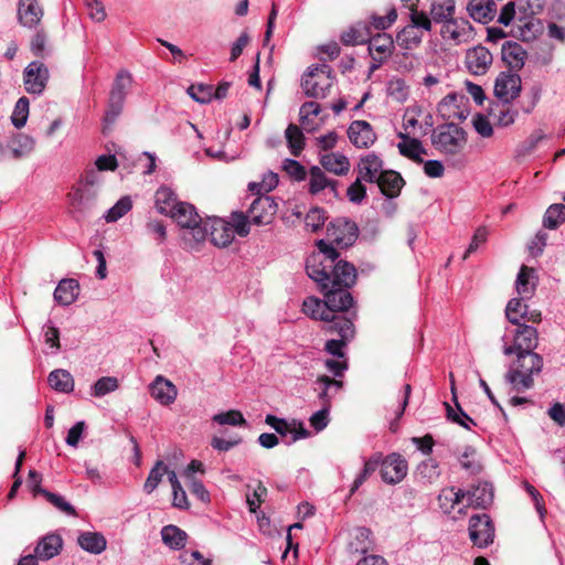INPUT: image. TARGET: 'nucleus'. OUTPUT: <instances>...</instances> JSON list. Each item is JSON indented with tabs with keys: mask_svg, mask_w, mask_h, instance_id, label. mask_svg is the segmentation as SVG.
Masks as SVG:
<instances>
[{
	"mask_svg": "<svg viewBox=\"0 0 565 565\" xmlns=\"http://www.w3.org/2000/svg\"><path fill=\"white\" fill-rule=\"evenodd\" d=\"M317 247L318 252L307 258L306 270L318 284L323 299L307 298L302 310L312 319L328 324L335 319L347 318L340 313L348 312L353 305L350 288L356 281L358 271L353 264L340 258L339 252L323 241H318Z\"/></svg>",
	"mask_w": 565,
	"mask_h": 565,
	"instance_id": "f257e3e1",
	"label": "nucleus"
},
{
	"mask_svg": "<svg viewBox=\"0 0 565 565\" xmlns=\"http://www.w3.org/2000/svg\"><path fill=\"white\" fill-rule=\"evenodd\" d=\"M515 358L509 365L504 380L512 391L523 393L534 387V379L539 376L544 366L543 356L539 353H514Z\"/></svg>",
	"mask_w": 565,
	"mask_h": 565,
	"instance_id": "f03ea898",
	"label": "nucleus"
},
{
	"mask_svg": "<svg viewBox=\"0 0 565 565\" xmlns=\"http://www.w3.org/2000/svg\"><path fill=\"white\" fill-rule=\"evenodd\" d=\"M170 217L185 230L182 239L189 247L192 248L206 239L207 223L202 221L192 204L186 202L179 203L174 206V211L171 213Z\"/></svg>",
	"mask_w": 565,
	"mask_h": 565,
	"instance_id": "7ed1b4c3",
	"label": "nucleus"
},
{
	"mask_svg": "<svg viewBox=\"0 0 565 565\" xmlns=\"http://www.w3.org/2000/svg\"><path fill=\"white\" fill-rule=\"evenodd\" d=\"M335 76L332 67L326 63L308 67L301 78V87L307 97L326 98L333 86Z\"/></svg>",
	"mask_w": 565,
	"mask_h": 565,
	"instance_id": "20e7f679",
	"label": "nucleus"
},
{
	"mask_svg": "<svg viewBox=\"0 0 565 565\" xmlns=\"http://www.w3.org/2000/svg\"><path fill=\"white\" fill-rule=\"evenodd\" d=\"M431 143L445 154H457L467 143L466 131L452 122L440 125L431 135Z\"/></svg>",
	"mask_w": 565,
	"mask_h": 565,
	"instance_id": "39448f33",
	"label": "nucleus"
},
{
	"mask_svg": "<svg viewBox=\"0 0 565 565\" xmlns=\"http://www.w3.org/2000/svg\"><path fill=\"white\" fill-rule=\"evenodd\" d=\"M131 84L132 76L128 71L121 70L117 73L109 93L108 108L104 117L107 126L113 125L121 114Z\"/></svg>",
	"mask_w": 565,
	"mask_h": 565,
	"instance_id": "423d86ee",
	"label": "nucleus"
},
{
	"mask_svg": "<svg viewBox=\"0 0 565 565\" xmlns=\"http://www.w3.org/2000/svg\"><path fill=\"white\" fill-rule=\"evenodd\" d=\"M327 333L338 334L340 339H331L326 342L324 350L339 359H344L343 348L354 337V324L350 318L335 319L323 326Z\"/></svg>",
	"mask_w": 565,
	"mask_h": 565,
	"instance_id": "0eeeda50",
	"label": "nucleus"
},
{
	"mask_svg": "<svg viewBox=\"0 0 565 565\" xmlns=\"http://www.w3.org/2000/svg\"><path fill=\"white\" fill-rule=\"evenodd\" d=\"M359 235V227L355 222L345 218V217H339L329 223L327 227V237L330 241L329 246L340 248H347L352 246ZM326 244L327 242L322 239Z\"/></svg>",
	"mask_w": 565,
	"mask_h": 565,
	"instance_id": "6e6552de",
	"label": "nucleus"
},
{
	"mask_svg": "<svg viewBox=\"0 0 565 565\" xmlns=\"http://www.w3.org/2000/svg\"><path fill=\"white\" fill-rule=\"evenodd\" d=\"M516 329L513 333V344L503 347V353L505 355H512L514 353H535L534 350L539 345V332L536 328L529 326L524 322L515 324Z\"/></svg>",
	"mask_w": 565,
	"mask_h": 565,
	"instance_id": "1a4fd4ad",
	"label": "nucleus"
},
{
	"mask_svg": "<svg viewBox=\"0 0 565 565\" xmlns=\"http://www.w3.org/2000/svg\"><path fill=\"white\" fill-rule=\"evenodd\" d=\"M469 537L478 547H487L493 543L494 526L488 514H476L470 518Z\"/></svg>",
	"mask_w": 565,
	"mask_h": 565,
	"instance_id": "9d476101",
	"label": "nucleus"
},
{
	"mask_svg": "<svg viewBox=\"0 0 565 565\" xmlns=\"http://www.w3.org/2000/svg\"><path fill=\"white\" fill-rule=\"evenodd\" d=\"M522 90V81L519 74L511 72H501L494 82V95L504 104H511L520 96Z\"/></svg>",
	"mask_w": 565,
	"mask_h": 565,
	"instance_id": "9b49d317",
	"label": "nucleus"
},
{
	"mask_svg": "<svg viewBox=\"0 0 565 565\" xmlns=\"http://www.w3.org/2000/svg\"><path fill=\"white\" fill-rule=\"evenodd\" d=\"M49 78V68L39 61L31 62L23 71V84L29 94L41 95Z\"/></svg>",
	"mask_w": 565,
	"mask_h": 565,
	"instance_id": "f8f14e48",
	"label": "nucleus"
},
{
	"mask_svg": "<svg viewBox=\"0 0 565 565\" xmlns=\"http://www.w3.org/2000/svg\"><path fill=\"white\" fill-rule=\"evenodd\" d=\"M277 209L278 205L271 196L260 195L253 201L248 209L249 221L257 226L270 224Z\"/></svg>",
	"mask_w": 565,
	"mask_h": 565,
	"instance_id": "ddd939ff",
	"label": "nucleus"
},
{
	"mask_svg": "<svg viewBox=\"0 0 565 565\" xmlns=\"http://www.w3.org/2000/svg\"><path fill=\"white\" fill-rule=\"evenodd\" d=\"M472 26L468 20L452 19L447 21L440 29V35L446 41H451L454 44L458 45L465 42H468L471 38Z\"/></svg>",
	"mask_w": 565,
	"mask_h": 565,
	"instance_id": "4468645a",
	"label": "nucleus"
},
{
	"mask_svg": "<svg viewBox=\"0 0 565 565\" xmlns=\"http://www.w3.org/2000/svg\"><path fill=\"white\" fill-rule=\"evenodd\" d=\"M407 473V462L398 454L387 456L381 466V476L386 483H398Z\"/></svg>",
	"mask_w": 565,
	"mask_h": 565,
	"instance_id": "2eb2a0df",
	"label": "nucleus"
},
{
	"mask_svg": "<svg viewBox=\"0 0 565 565\" xmlns=\"http://www.w3.org/2000/svg\"><path fill=\"white\" fill-rule=\"evenodd\" d=\"M367 43L370 55L376 62V64L372 66V70H376L392 55L394 41L387 33H377L372 38L370 36Z\"/></svg>",
	"mask_w": 565,
	"mask_h": 565,
	"instance_id": "dca6fc26",
	"label": "nucleus"
},
{
	"mask_svg": "<svg viewBox=\"0 0 565 565\" xmlns=\"http://www.w3.org/2000/svg\"><path fill=\"white\" fill-rule=\"evenodd\" d=\"M492 54L482 45L475 46L467 51L465 63L468 71L473 75H483L492 64Z\"/></svg>",
	"mask_w": 565,
	"mask_h": 565,
	"instance_id": "f3484780",
	"label": "nucleus"
},
{
	"mask_svg": "<svg viewBox=\"0 0 565 565\" xmlns=\"http://www.w3.org/2000/svg\"><path fill=\"white\" fill-rule=\"evenodd\" d=\"M149 393L152 398L163 406L174 403L178 396L177 386L162 375H157L150 383Z\"/></svg>",
	"mask_w": 565,
	"mask_h": 565,
	"instance_id": "a211bd4d",
	"label": "nucleus"
},
{
	"mask_svg": "<svg viewBox=\"0 0 565 565\" xmlns=\"http://www.w3.org/2000/svg\"><path fill=\"white\" fill-rule=\"evenodd\" d=\"M348 137L356 148H369L376 140L372 126L365 120L351 122L348 128Z\"/></svg>",
	"mask_w": 565,
	"mask_h": 565,
	"instance_id": "6ab92c4d",
	"label": "nucleus"
},
{
	"mask_svg": "<svg viewBox=\"0 0 565 565\" xmlns=\"http://www.w3.org/2000/svg\"><path fill=\"white\" fill-rule=\"evenodd\" d=\"M359 178L370 183H376L383 170V161L375 153H367L358 163Z\"/></svg>",
	"mask_w": 565,
	"mask_h": 565,
	"instance_id": "aec40b11",
	"label": "nucleus"
},
{
	"mask_svg": "<svg viewBox=\"0 0 565 565\" xmlns=\"http://www.w3.org/2000/svg\"><path fill=\"white\" fill-rule=\"evenodd\" d=\"M97 188L86 186L81 183L72 188L67 194L70 204L77 211H85L93 206L97 199Z\"/></svg>",
	"mask_w": 565,
	"mask_h": 565,
	"instance_id": "412c9836",
	"label": "nucleus"
},
{
	"mask_svg": "<svg viewBox=\"0 0 565 565\" xmlns=\"http://www.w3.org/2000/svg\"><path fill=\"white\" fill-rule=\"evenodd\" d=\"M207 223V235H210L211 242L218 247L228 246L234 239V231L231 223H227L221 218L211 220Z\"/></svg>",
	"mask_w": 565,
	"mask_h": 565,
	"instance_id": "4be33fe9",
	"label": "nucleus"
},
{
	"mask_svg": "<svg viewBox=\"0 0 565 565\" xmlns=\"http://www.w3.org/2000/svg\"><path fill=\"white\" fill-rule=\"evenodd\" d=\"M543 32V24L540 19L534 15L523 13L518 20L516 30H514V36L522 41L530 42L539 34Z\"/></svg>",
	"mask_w": 565,
	"mask_h": 565,
	"instance_id": "5701e85b",
	"label": "nucleus"
},
{
	"mask_svg": "<svg viewBox=\"0 0 565 565\" xmlns=\"http://www.w3.org/2000/svg\"><path fill=\"white\" fill-rule=\"evenodd\" d=\"M315 384V391L318 393V398L322 402V406L328 407H330L333 396L343 387L342 381L331 379L328 375L318 376Z\"/></svg>",
	"mask_w": 565,
	"mask_h": 565,
	"instance_id": "b1692460",
	"label": "nucleus"
},
{
	"mask_svg": "<svg viewBox=\"0 0 565 565\" xmlns=\"http://www.w3.org/2000/svg\"><path fill=\"white\" fill-rule=\"evenodd\" d=\"M502 58L510 68L514 71H520L527 58V52L524 47L514 41H508L502 45Z\"/></svg>",
	"mask_w": 565,
	"mask_h": 565,
	"instance_id": "393cba45",
	"label": "nucleus"
},
{
	"mask_svg": "<svg viewBox=\"0 0 565 565\" xmlns=\"http://www.w3.org/2000/svg\"><path fill=\"white\" fill-rule=\"evenodd\" d=\"M43 11L36 0H20L18 8V18L22 25L34 28L39 24Z\"/></svg>",
	"mask_w": 565,
	"mask_h": 565,
	"instance_id": "a878e982",
	"label": "nucleus"
},
{
	"mask_svg": "<svg viewBox=\"0 0 565 565\" xmlns=\"http://www.w3.org/2000/svg\"><path fill=\"white\" fill-rule=\"evenodd\" d=\"M465 493L469 507L486 509L493 501V488L488 482L479 483Z\"/></svg>",
	"mask_w": 565,
	"mask_h": 565,
	"instance_id": "bb28decb",
	"label": "nucleus"
},
{
	"mask_svg": "<svg viewBox=\"0 0 565 565\" xmlns=\"http://www.w3.org/2000/svg\"><path fill=\"white\" fill-rule=\"evenodd\" d=\"M467 11L475 21L488 23L495 15L497 4L493 0H470Z\"/></svg>",
	"mask_w": 565,
	"mask_h": 565,
	"instance_id": "cd10ccee",
	"label": "nucleus"
},
{
	"mask_svg": "<svg viewBox=\"0 0 565 565\" xmlns=\"http://www.w3.org/2000/svg\"><path fill=\"white\" fill-rule=\"evenodd\" d=\"M537 284L535 269L522 265L516 277L515 288L522 299H529L534 294Z\"/></svg>",
	"mask_w": 565,
	"mask_h": 565,
	"instance_id": "c85d7f7f",
	"label": "nucleus"
},
{
	"mask_svg": "<svg viewBox=\"0 0 565 565\" xmlns=\"http://www.w3.org/2000/svg\"><path fill=\"white\" fill-rule=\"evenodd\" d=\"M397 136L403 140L397 145L399 153L417 163H423L424 161L420 156L426 154L427 152L420 140L416 138H409L404 132H398Z\"/></svg>",
	"mask_w": 565,
	"mask_h": 565,
	"instance_id": "c756f323",
	"label": "nucleus"
},
{
	"mask_svg": "<svg viewBox=\"0 0 565 565\" xmlns=\"http://www.w3.org/2000/svg\"><path fill=\"white\" fill-rule=\"evenodd\" d=\"M376 183L385 196L395 198L399 194L404 180L396 171L384 170Z\"/></svg>",
	"mask_w": 565,
	"mask_h": 565,
	"instance_id": "7c9ffc66",
	"label": "nucleus"
},
{
	"mask_svg": "<svg viewBox=\"0 0 565 565\" xmlns=\"http://www.w3.org/2000/svg\"><path fill=\"white\" fill-rule=\"evenodd\" d=\"M79 285L77 280L62 279L54 290V300L61 306L72 305L78 296Z\"/></svg>",
	"mask_w": 565,
	"mask_h": 565,
	"instance_id": "2f4dec72",
	"label": "nucleus"
},
{
	"mask_svg": "<svg viewBox=\"0 0 565 565\" xmlns=\"http://www.w3.org/2000/svg\"><path fill=\"white\" fill-rule=\"evenodd\" d=\"M338 181L330 180L321 168L315 166L309 171V192L311 194H318L324 189H330L331 192L337 195Z\"/></svg>",
	"mask_w": 565,
	"mask_h": 565,
	"instance_id": "473e14b6",
	"label": "nucleus"
},
{
	"mask_svg": "<svg viewBox=\"0 0 565 565\" xmlns=\"http://www.w3.org/2000/svg\"><path fill=\"white\" fill-rule=\"evenodd\" d=\"M320 164L335 175H345L350 170L349 159L339 152H331L321 156Z\"/></svg>",
	"mask_w": 565,
	"mask_h": 565,
	"instance_id": "72a5a7b5",
	"label": "nucleus"
},
{
	"mask_svg": "<svg viewBox=\"0 0 565 565\" xmlns=\"http://www.w3.org/2000/svg\"><path fill=\"white\" fill-rule=\"evenodd\" d=\"M156 207L160 214L171 215L180 202L177 200L174 192L168 186H160L154 195Z\"/></svg>",
	"mask_w": 565,
	"mask_h": 565,
	"instance_id": "f704fd0d",
	"label": "nucleus"
},
{
	"mask_svg": "<svg viewBox=\"0 0 565 565\" xmlns=\"http://www.w3.org/2000/svg\"><path fill=\"white\" fill-rule=\"evenodd\" d=\"M371 36V28L366 23H356L341 34L344 45H360L366 43Z\"/></svg>",
	"mask_w": 565,
	"mask_h": 565,
	"instance_id": "c9c22d12",
	"label": "nucleus"
},
{
	"mask_svg": "<svg viewBox=\"0 0 565 565\" xmlns=\"http://www.w3.org/2000/svg\"><path fill=\"white\" fill-rule=\"evenodd\" d=\"M373 546L371 531L366 527H356L351 532L348 548L351 553H366Z\"/></svg>",
	"mask_w": 565,
	"mask_h": 565,
	"instance_id": "e433bc0d",
	"label": "nucleus"
},
{
	"mask_svg": "<svg viewBox=\"0 0 565 565\" xmlns=\"http://www.w3.org/2000/svg\"><path fill=\"white\" fill-rule=\"evenodd\" d=\"M455 0H438L431 3L430 15L431 21L443 23V25L455 19Z\"/></svg>",
	"mask_w": 565,
	"mask_h": 565,
	"instance_id": "4c0bfd02",
	"label": "nucleus"
},
{
	"mask_svg": "<svg viewBox=\"0 0 565 565\" xmlns=\"http://www.w3.org/2000/svg\"><path fill=\"white\" fill-rule=\"evenodd\" d=\"M62 548V539L58 535H46L35 547V555L41 559H50L57 555Z\"/></svg>",
	"mask_w": 565,
	"mask_h": 565,
	"instance_id": "58836bf2",
	"label": "nucleus"
},
{
	"mask_svg": "<svg viewBox=\"0 0 565 565\" xmlns=\"http://www.w3.org/2000/svg\"><path fill=\"white\" fill-rule=\"evenodd\" d=\"M162 542L172 550L185 546L188 534L177 525H166L161 530Z\"/></svg>",
	"mask_w": 565,
	"mask_h": 565,
	"instance_id": "ea45409f",
	"label": "nucleus"
},
{
	"mask_svg": "<svg viewBox=\"0 0 565 565\" xmlns=\"http://www.w3.org/2000/svg\"><path fill=\"white\" fill-rule=\"evenodd\" d=\"M78 545L92 554H100L106 548V539L97 532H84L77 539Z\"/></svg>",
	"mask_w": 565,
	"mask_h": 565,
	"instance_id": "a19ab883",
	"label": "nucleus"
},
{
	"mask_svg": "<svg viewBox=\"0 0 565 565\" xmlns=\"http://www.w3.org/2000/svg\"><path fill=\"white\" fill-rule=\"evenodd\" d=\"M49 385L58 392L71 393L74 390V379L66 370L52 371L47 377Z\"/></svg>",
	"mask_w": 565,
	"mask_h": 565,
	"instance_id": "79ce46f5",
	"label": "nucleus"
},
{
	"mask_svg": "<svg viewBox=\"0 0 565 565\" xmlns=\"http://www.w3.org/2000/svg\"><path fill=\"white\" fill-rule=\"evenodd\" d=\"M466 498V493L463 490L458 489L455 490V488H446L441 490L440 494L438 495V504L439 508L445 513H450L456 505L460 504L462 500Z\"/></svg>",
	"mask_w": 565,
	"mask_h": 565,
	"instance_id": "37998d69",
	"label": "nucleus"
},
{
	"mask_svg": "<svg viewBox=\"0 0 565 565\" xmlns=\"http://www.w3.org/2000/svg\"><path fill=\"white\" fill-rule=\"evenodd\" d=\"M423 40V31L417 30L409 24L402 29L396 35V43L405 50H413L417 47Z\"/></svg>",
	"mask_w": 565,
	"mask_h": 565,
	"instance_id": "c03bdc74",
	"label": "nucleus"
},
{
	"mask_svg": "<svg viewBox=\"0 0 565 565\" xmlns=\"http://www.w3.org/2000/svg\"><path fill=\"white\" fill-rule=\"evenodd\" d=\"M491 115L495 119V122L500 127H509L515 121L518 110L511 107V104H495L491 108Z\"/></svg>",
	"mask_w": 565,
	"mask_h": 565,
	"instance_id": "a18cd8bd",
	"label": "nucleus"
},
{
	"mask_svg": "<svg viewBox=\"0 0 565 565\" xmlns=\"http://www.w3.org/2000/svg\"><path fill=\"white\" fill-rule=\"evenodd\" d=\"M285 137L291 154L298 157L305 148V136L301 129L295 124H289Z\"/></svg>",
	"mask_w": 565,
	"mask_h": 565,
	"instance_id": "49530a36",
	"label": "nucleus"
},
{
	"mask_svg": "<svg viewBox=\"0 0 565 565\" xmlns=\"http://www.w3.org/2000/svg\"><path fill=\"white\" fill-rule=\"evenodd\" d=\"M10 149L14 159H21L33 151L34 140L28 135L20 134L12 140Z\"/></svg>",
	"mask_w": 565,
	"mask_h": 565,
	"instance_id": "de8ad7c7",
	"label": "nucleus"
},
{
	"mask_svg": "<svg viewBox=\"0 0 565 565\" xmlns=\"http://www.w3.org/2000/svg\"><path fill=\"white\" fill-rule=\"evenodd\" d=\"M565 222V205L562 203L551 205L544 215L543 225L548 230H555Z\"/></svg>",
	"mask_w": 565,
	"mask_h": 565,
	"instance_id": "09e8293b",
	"label": "nucleus"
},
{
	"mask_svg": "<svg viewBox=\"0 0 565 565\" xmlns=\"http://www.w3.org/2000/svg\"><path fill=\"white\" fill-rule=\"evenodd\" d=\"M461 467L470 475H478L482 471V465L477 459V451L472 446H467L460 457Z\"/></svg>",
	"mask_w": 565,
	"mask_h": 565,
	"instance_id": "8fccbe9b",
	"label": "nucleus"
},
{
	"mask_svg": "<svg viewBox=\"0 0 565 565\" xmlns=\"http://www.w3.org/2000/svg\"><path fill=\"white\" fill-rule=\"evenodd\" d=\"M119 387L118 379L115 376H103L92 386V396L103 397Z\"/></svg>",
	"mask_w": 565,
	"mask_h": 565,
	"instance_id": "3c124183",
	"label": "nucleus"
},
{
	"mask_svg": "<svg viewBox=\"0 0 565 565\" xmlns=\"http://www.w3.org/2000/svg\"><path fill=\"white\" fill-rule=\"evenodd\" d=\"M167 472V466H164L163 461L159 460L150 470L148 478L143 484V490L148 494L152 493L159 483L162 481L163 476Z\"/></svg>",
	"mask_w": 565,
	"mask_h": 565,
	"instance_id": "603ef678",
	"label": "nucleus"
},
{
	"mask_svg": "<svg viewBox=\"0 0 565 565\" xmlns=\"http://www.w3.org/2000/svg\"><path fill=\"white\" fill-rule=\"evenodd\" d=\"M417 473L422 479L426 480L428 483H433L440 476L439 465L435 459L429 458L418 465Z\"/></svg>",
	"mask_w": 565,
	"mask_h": 565,
	"instance_id": "864d4df0",
	"label": "nucleus"
},
{
	"mask_svg": "<svg viewBox=\"0 0 565 565\" xmlns=\"http://www.w3.org/2000/svg\"><path fill=\"white\" fill-rule=\"evenodd\" d=\"M417 2L418 0H415V2L409 6V25L415 26L417 30L429 32L431 30V19H429L424 11L417 10Z\"/></svg>",
	"mask_w": 565,
	"mask_h": 565,
	"instance_id": "5fc2aeb1",
	"label": "nucleus"
},
{
	"mask_svg": "<svg viewBox=\"0 0 565 565\" xmlns=\"http://www.w3.org/2000/svg\"><path fill=\"white\" fill-rule=\"evenodd\" d=\"M30 102L26 97H20L15 103L11 120L15 128H22L28 120Z\"/></svg>",
	"mask_w": 565,
	"mask_h": 565,
	"instance_id": "6e6d98bb",
	"label": "nucleus"
},
{
	"mask_svg": "<svg viewBox=\"0 0 565 565\" xmlns=\"http://www.w3.org/2000/svg\"><path fill=\"white\" fill-rule=\"evenodd\" d=\"M214 423L218 425L244 426L246 420L239 411L231 409L227 412L215 414L212 417Z\"/></svg>",
	"mask_w": 565,
	"mask_h": 565,
	"instance_id": "4d7b16f0",
	"label": "nucleus"
},
{
	"mask_svg": "<svg viewBox=\"0 0 565 565\" xmlns=\"http://www.w3.org/2000/svg\"><path fill=\"white\" fill-rule=\"evenodd\" d=\"M522 300H523L522 298L521 299L513 298L507 305L505 316H507V319L512 324H519V322L522 321V317H523L522 311L524 309H527V305L523 303Z\"/></svg>",
	"mask_w": 565,
	"mask_h": 565,
	"instance_id": "13d9d810",
	"label": "nucleus"
},
{
	"mask_svg": "<svg viewBox=\"0 0 565 565\" xmlns=\"http://www.w3.org/2000/svg\"><path fill=\"white\" fill-rule=\"evenodd\" d=\"M326 220V212L322 209L313 207L305 217L306 228L311 232H318L323 226Z\"/></svg>",
	"mask_w": 565,
	"mask_h": 565,
	"instance_id": "bf43d9fd",
	"label": "nucleus"
},
{
	"mask_svg": "<svg viewBox=\"0 0 565 565\" xmlns=\"http://www.w3.org/2000/svg\"><path fill=\"white\" fill-rule=\"evenodd\" d=\"M131 200L128 196L121 198L113 207H110L105 218L107 222H116L131 210Z\"/></svg>",
	"mask_w": 565,
	"mask_h": 565,
	"instance_id": "052dcab7",
	"label": "nucleus"
},
{
	"mask_svg": "<svg viewBox=\"0 0 565 565\" xmlns=\"http://www.w3.org/2000/svg\"><path fill=\"white\" fill-rule=\"evenodd\" d=\"M188 94L200 104H207L213 98V86L212 85H191L188 88Z\"/></svg>",
	"mask_w": 565,
	"mask_h": 565,
	"instance_id": "680f3d73",
	"label": "nucleus"
},
{
	"mask_svg": "<svg viewBox=\"0 0 565 565\" xmlns=\"http://www.w3.org/2000/svg\"><path fill=\"white\" fill-rule=\"evenodd\" d=\"M447 408V418L451 422L462 426L463 428L470 429V424L476 425L475 420L469 417L457 403V411H455L449 404L445 403Z\"/></svg>",
	"mask_w": 565,
	"mask_h": 565,
	"instance_id": "e2e57ef3",
	"label": "nucleus"
},
{
	"mask_svg": "<svg viewBox=\"0 0 565 565\" xmlns=\"http://www.w3.org/2000/svg\"><path fill=\"white\" fill-rule=\"evenodd\" d=\"M379 463L380 457H374L365 461L362 472L355 478L351 487V494L354 493L364 483V481L376 470Z\"/></svg>",
	"mask_w": 565,
	"mask_h": 565,
	"instance_id": "0e129e2a",
	"label": "nucleus"
},
{
	"mask_svg": "<svg viewBox=\"0 0 565 565\" xmlns=\"http://www.w3.org/2000/svg\"><path fill=\"white\" fill-rule=\"evenodd\" d=\"M282 169L295 181H303L307 178L306 168L297 160L285 159Z\"/></svg>",
	"mask_w": 565,
	"mask_h": 565,
	"instance_id": "69168bd1",
	"label": "nucleus"
},
{
	"mask_svg": "<svg viewBox=\"0 0 565 565\" xmlns=\"http://www.w3.org/2000/svg\"><path fill=\"white\" fill-rule=\"evenodd\" d=\"M249 224H252V223L249 221L248 213L244 214L242 212H235L232 214L231 226H232L234 233H236L237 235H239L242 237L248 235Z\"/></svg>",
	"mask_w": 565,
	"mask_h": 565,
	"instance_id": "338daca9",
	"label": "nucleus"
},
{
	"mask_svg": "<svg viewBox=\"0 0 565 565\" xmlns=\"http://www.w3.org/2000/svg\"><path fill=\"white\" fill-rule=\"evenodd\" d=\"M179 559L182 565H211V561L204 558L199 551H183Z\"/></svg>",
	"mask_w": 565,
	"mask_h": 565,
	"instance_id": "774afa93",
	"label": "nucleus"
}]
</instances>
